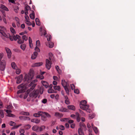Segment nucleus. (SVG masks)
I'll return each mask as SVG.
<instances>
[{
  "label": "nucleus",
  "mask_w": 135,
  "mask_h": 135,
  "mask_svg": "<svg viewBox=\"0 0 135 135\" xmlns=\"http://www.w3.org/2000/svg\"><path fill=\"white\" fill-rule=\"evenodd\" d=\"M86 102L85 100L81 101L80 104V108L86 111L87 112L90 113L91 110L89 108V106L86 104Z\"/></svg>",
  "instance_id": "nucleus-1"
},
{
  "label": "nucleus",
  "mask_w": 135,
  "mask_h": 135,
  "mask_svg": "<svg viewBox=\"0 0 135 135\" xmlns=\"http://www.w3.org/2000/svg\"><path fill=\"white\" fill-rule=\"evenodd\" d=\"M34 74L33 71L32 70H30L28 75H26L24 77L25 80L27 81L28 83L30 82L31 80L33 78Z\"/></svg>",
  "instance_id": "nucleus-2"
},
{
  "label": "nucleus",
  "mask_w": 135,
  "mask_h": 135,
  "mask_svg": "<svg viewBox=\"0 0 135 135\" xmlns=\"http://www.w3.org/2000/svg\"><path fill=\"white\" fill-rule=\"evenodd\" d=\"M17 88L20 89L17 91V94L24 92L26 90V86L23 84L18 85L17 86Z\"/></svg>",
  "instance_id": "nucleus-3"
},
{
  "label": "nucleus",
  "mask_w": 135,
  "mask_h": 135,
  "mask_svg": "<svg viewBox=\"0 0 135 135\" xmlns=\"http://www.w3.org/2000/svg\"><path fill=\"white\" fill-rule=\"evenodd\" d=\"M3 35L7 38L9 37L10 40L12 41L14 40H17V38H18V37H20V36L18 35H16V36L14 35H11L9 33H7V34L5 33V35Z\"/></svg>",
  "instance_id": "nucleus-4"
},
{
  "label": "nucleus",
  "mask_w": 135,
  "mask_h": 135,
  "mask_svg": "<svg viewBox=\"0 0 135 135\" xmlns=\"http://www.w3.org/2000/svg\"><path fill=\"white\" fill-rule=\"evenodd\" d=\"M41 116V119L44 121L47 120V117L50 118L51 117V115L48 113L46 112H42Z\"/></svg>",
  "instance_id": "nucleus-5"
},
{
  "label": "nucleus",
  "mask_w": 135,
  "mask_h": 135,
  "mask_svg": "<svg viewBox=\"0 0 135 135\" xmlns=\"http://www.w3.org/2000/svg\"><path fill=\"white\" fill-rule=\"evenodd\" d=\"M39 92V91L38 90H34L32 92L29 94V96L31 98H35L37 97Z\"/></svg>",
  "instance_id": "nucleus-6"
},
{
  "label": "nucleus",
  "mask_w": 135,
  "mask_h": 135,
  "mask_svg": "<svg viewBox=\"0 0 135 135\" xmlns=\"http://www.w3.org/2000/svg\"><path fill=\"white\" fill-rule=\"evenodd\" d=\"M37 81L36 80L33 81L28 85V87H30L29 90L30 91H32L35 87L36 84L35 83Z\"/></svg>",
  "instance_id": "nucleus-7"
},
{
  "label": "nucleus",
  "mask_w": 135,
  "mask_h": 135,
  "mask_svg": "<svg viewBox=\"0 0 135 135\" xmlns=\"http://www.w3.org/2000/svg\"><path fill=\"white\" fill-rule=\"evenodd\" d=\"M52 61L49 60L48 59H46V67L48 70H49L51 68V65L52 64Z\"/></svg>",
  "instance_id": "nucleus-8"
},
{
  "label": "nucleus",
  "mask_w": 135,
  "mask_h": 135,
  "mask_svg": "<svg viewBox=\"0 0 135 135\" xmlns=\"http://www.w3.org/2000/svg\"><path fill=\"white\" fill-rule=\"evenodd\" d=\"M6 63L4 60H2L0 63V69L2 71H4L5 69Z\"/></svg>",
  "instance_id": "nucleus-9"
},
{
  "label": "nucleus",
  "mask_w": 135,
  "mask_h": 135,
  "mask_svg": "<svg viewBox=\"0 0 135 135\" xmlns=\"http://www.w3.org/2000/svg\"><path fill=\"white\" fill-rule=\"evenodd\" d=\"M65 85H64V89L66 93L67 94H68L69 92V89L68 88V87L69 86V84L67 82H65Z\"/></svg>",
  "instance_id": "nucleus-10"
},
{
  "label": "nucleus",
  "mask_w": 135,
  "mask_h": 135,
  "mask_svg": "<svg viewBox=\"0 0 135 135\" xmlns=\"http://www.w3.org/2000/svg\"><path fill=\"white\" fill-rule=\"evenodd\" d=\"M23 78L22 75L21 74L18 77L16 83L17 84H20L22 81Z\"/></svg>",
  "instance_id": "nucleus-11"
},
{
  "label": "nucleus",
  "mask_w": 135,
  "mask_h": 135,
  "mask_svg": "<svg viewBox=\"0 0 135 135\" xmlns=\"http://www.w3.org/2000/svg\"><path fill=\"white\" fill-rule=\"evenodd\" d=\"M31 122L33 123H35L36 124H38L40 123V120L37 118L32 119L31 120Z\"/></svg>",
  "instance_id": "nucleus-12"
},
{
  "label": "nucleus",
  "mask_w": 135,
  "mask_h": 135,
  "mask_svg": "<svg viewBox=\"0 0 135 135\" xmlns=\"http://www.w3.org/2000/svg\"><path fill=\"white\" fill-rule=\"evenodd\" d=\"M55 116L59 118H61L63 116V114L59 112H56L55 114Z\"/></svg>",
  "instance_id": "nucleus-13"
},
{
  "label": "nucleus",
  "mask_w": 135,
  "mask_h": 135,
  "mask_svg": "<svg viewBox=\"0 0 135 135\" xmlns=\"http://www.w3.org/2000/svg\"><path fill=\"white\" fill-rule=\"evenodd\" d=\"M19 118L20 120H29L30 119V118L26 116H20L19 117Z\"/></svg>",
  "instance_id": "nucleus-14"
},
{
  "label": "nucleus",
  "mask_w": 135,
  "mask_h": 135,
  "mask_svg": "<svg viewBox=\"0 0 135 135\" xmlns=\"http://www.w3.org/2000/svg\"><path fill=\"white\" fill-rule=\"evenodd\" d=\"M59 111L60 112H68L69 110L67 109L62 107L59 109Z\"/></svg>",
  "instance_id": "nucleus-15"
},
{
  "label": "nucleus",
  "mask_w": 135,
  "mask_h": 135,
  "mask_svg": "<svg viewBox=\"0 0 135 135\" xmlns=\"http://www.w3.org/2000/svg\"><path fill=\"white\" fill-rule=\"evenodd\" d=\"M42 85L45 86L46 88H47L48 86V83L46 81L42 80L41 81Z\"/></svg>",
  "instance_id": "nucleus-16"
},
{
  "label": "nucleus",
  "mask_w": 135,
  "mask_h": 135,
  "mask_svg": "<svg viewBox=\"0 0 135 135\" xmlns=\"http://www.w3.org/2000/svg\"><path fill=\"white\" fill-rule=\"evenodd\" d=\"M42 113V112H38L37 113H35L33 114V116L35 117H38L41 115V114Z\"/></svg>",
  "instance_id": "nucleus-17"
},
{
  "label": "nucleus",
  "mask_w": 135,
  "mask_h": 135,
  "mask_svg": "<svg viewBox=\"0 0 135 135\" xmlns=\"http://www.w3.org/2000/svg\"><path fill=\"white\" fill-rule=\"evenodd\" d=\"M68 109L70 110H75V106L73 105H68L67 106Z\"/></svg>",
  "instance_id": "nucleus-18"
},
{
  "label": "nucleus",
  "mask_w": 135,
  "mask_h": 135,
  "mask_svg": "<svg viewBox=\"0 0 135 135\" xmlns=\"http://www.w3.org/2000/svg\"><path fill=\"white\" fill-rule=\"evenodd\" d=\"M76 115L77 117V121L78 122H79L80 120V114L78 113L77 112L76 113Z\"/></svg>",
  "instance_id": "nucleus-19"
},
{
  "label": "nucleus",
  "mask_w": 135,
  "mask_h": 135,
  "mask_svg": "<svg viewBox=\"0 0 135 135\" xmlns=\"http://www.w3.org/2000/svg\"><path fill=\"white\" fill-rule=\"evenodd\" d=\"M39 129V127L37 126H34L32 128V130L34 131H37Z\"/></svg>",
  "instance_id": "nucleus-20"
},
{
  "label": "nucleus",
  "mask_w": 135,
  "mask_h": 135,
  "mask_svg": "<svg viewBox=\"0 0 135 135\" xmlns=\"http://www.w3.org/2000/svg\"><path fill=\"white\" fill-rule=\"evenodd\" d=\"M46 45L48 46L50 48H52L54 45V44L52 42H49L48 44H47Z\"/></svg>",
  "instance_id": "nucleus-21"
},
{
  "label": "nucleus",
  "mask_w": 135,
  "mask_h": 135,
  "mask_svg": "<svg viewBox=\"0 0 135 135\" xmlns=\"http://www.w3.org/2000/svg\"><path fill=\"white\" fill-rule=\"evenodd\" d=\"M30 18L32 20H34L35 19V13L33 11H32V13L30 15Z\"/></svg>",
  "instance_id": "nucleus-22"
},
{
  "label": "nucleus",
  "mask_w": 135,
  "mask_h": 135,
  "mask_svg": "<svg viewBox=\"0 0 135 135\" xmlns=\"http://www.w3.org/2000/svg\"><path fill=\"white\" fill-rule=\"evenodd\" d=\"M17 39H18V43L21 44L24 42L23 40L21 39V37L20 36V37H18V38H17Z\"/></svg>",
  "instance_id": "nucleus-23"
},
{
  "label": "nucleus",
  "mask_w": 135,
  "mask_h": 135,
  "mask_svg": "<svg viewBox=\"0 0 135 135\" xmlns=\"http://www.w3.org/2000/svg\"><path fill=\"white\" fill-rule=\"evenodd\" d=\"M0 7L6 11H9L8 9L6 7L2 4L1 5Z\"/></svg>",
  "instance_id": "nucleus-24"
},
{
  "label": "nucleus",
  "mask_w": 135,
  "mask_h": 135,
  "mask_svg": "<svg viewBox=\"0 0 135 135\" xmlns=\"http://www.w3.org/2000/svg\"><path fill=\"white\" fill-rule=\"evenodd\" d=\"M80 128H82V129H83V128H86V126L85 124L83 122H81L80 123Z\"/></svg>",
  "instance_id": "nucleus-25"
},
{
  "label": "nucleus",
  "mask_w": 135,
  "mask_h": 135,
  "mask_svg": "<svg viewBox=\"0 0 135 135\" xmlns=\"http://www.w3.org/2000/svg\"><path fill=\"white\" fill-rule=\"evenodd\" d=\"M82 129L81 128L79 129L78 132L79 135H84V133Z\"/></svg>",
  "instance_id": "nucleus-26"
},
{
  "label": "nucleus",
  "mask_w": 135,
  "mask_h": 135,
  "mask_svg": "<svg viewBox=\"0 0 135 135\" xmlns=\"http://www.w3.org/2000/svg\"><path fill=\"white\" fill-rule=\"evenodd\" d=\"M10 30L11 32L12 33V35H15V34L16 33V32L14 29L12 27H11L10 28Z\"/></svg>",
  "instance_id": "nucleus-27"
},
{
  "label": "nucleus",
  "mask_w": 135,
  "mask_h": 135,
  "mask_svg": "<svg viewBox=\"0 0 135 135\" xmlns=\"http://www.w3.org/2000/svg\"><path fill=\"white\" fill-rule=\"evenodd\" d=\"M53 88L55 90H57L58 91H59L60 88L59 86L55 85L54 86Z\"/></svg>",
  "instance_id": "nucleus-28"
},
{
  "label": "nucleus",
  "mask_w": 135,
  "mask_h": 135,
  "mask_svg": "<svg viewBox=\"0 0 135 135\" xmlns=\"http://www.w3.org/2000/svg\"><path fill=\"white\" fill-rule=\"evenodd\" d=\"M20 114L22 115H29V113L27 112H22L20 113Z\"/></svg>",
  "instance_id": "nucleus-29"
},
{
  "label": "nucleus",
  "mask_w": 135,
  "mask_h": 135,
  "mask_svg": "<svg viewBox=\"0 0 135 135\" xmlns=\"http://www.w3.org/2000/svg\"><path fill=\"white\" fill-rule=\"evenodd\" d=\"M95 116V115L94 114H89V119H91L93 118Z\"/></svg>",
  "instance_id": "nucleus-30"
},
{
  "label": "nucleus",
  "mask_w": 135,
  "mask_h": 135,
  "mask_svg": "<svg viewBox=\"0 0 135 135\" xmlns=\"http://www.w3.org/2000/svg\"><path fill=\"white\" fill-rule=\"evenodd\" d=\"M45 127L44 126H42L40 127H39V131L40 132H41L43 130L45 129Z\"/></svg>",
  "instance_id": "nucleus-31"
},
{
  "label": "nucleus",
  "mask_w": 135,
  "mask_h": 135,
  "mask_svg": "<svg viewBox=\"0 0 135 135\" xmlns=\"http://www.w3.org/2000/svg\"><path fill=\"white\" fill-rule=\"evenodd\" d=\"M35 21L36 24L38 26H40V22L38 18H36L35 19Z\"/></svg>",
  "instance_id": "nucleus-32"
},
{
  "label": "nucleus",
  "mask_w": 135,
  "mask_h": 135,
  "mask_svg": "<svg viewBox=\"0 0 135 135\" xmlns=\"http://www.w3.org/2000/svg\"><path fill=\"white\" fill-rule=\"evenodd\" d=\"M6 116L8 117H15V116L14 114L11 113H8Z\"/></svg>",
  "instance_id": "nucleus-33"
},
{
  "label": "nucleus",
  "mask_w": 135,
  "mask_h": 135,
  "mask_svg": "<svg viewBox=\"0 0 135 135\" xmlns=\"http://www.w3.org/2000/svg\"><path fill=\"white\" fill-rule=\"evenodd\" d=\"M21 48L23 50H24L26 47V45L25 44H22L21 45Z\"/></svg>",
  "instance_id": "nucleus-34"
},
{
  "label": "nucleus",
  "mask_w": 135,
  "mask_h": 135,
  "mask_svg": "<svg viewBox=\"0 0 135 135\" xmlns=\"http://www.w3.org/2000/svg\"><path fill=\"white\" fill-rule=\"evenodd\" d=\"M3 110H0V115L2 118L4 117V113L3 112Z\"/></svg>",
  "instance_id": "nucleus-35"
},
{
  "label": "nucleus",
  "mask_w": 135,
  "mask_h": 135,
  "mask_svg": "<svg viewBox=\"0 0 135 135\" xmlns=\"http://www.w3.org/2000/svg\"><path fill=\"white\" fill-rule=\"evenodd\" d=\"M94 132L96 133L97 134L98 132V128L96 127H94L93 128Z\"/></svg>",
  "instance_id": "nucleus-36"
},
{
  "label": "nucleus",
  "mask_w": 135,
  "mask_h": 135,
  "mask_svg": "<svg viewBox=\"0 0 135 135\" xmlns=\"http://www.w3.org/2000/svg\"><path fill=\"white\" fill-rule=\"evenodd\" d=\"M11 66L13 69H16V66L14 62H13L11 64Z\"/></svg>",
  "instance_id": "nucleus-37"
},
{
  "label": "nucleus",
  "mask_w": 135,
  "mask_h": 135,
  "mask_svg": "<svg viewBox=\"0 0 135 135\" xmlns=\"http://www.w3.org/2000/svg\"><path fill=\"white\" fill-rule=\"evenodd\" d=\"M42 62L37 63L35 64L34 66H38L42 65Z\"/></svg>",
  "instance_id": "nucleus-38"
},
{
  "label": "nucleus",
  "mask_w": 135,
  "mask_h": 135,
  "mask_svg": "<svg viewBox=\"0 0 135 135\" xmlns=\"http://www.w3.org/2000/svg\"><path fill=\"white\" fill-rule=\"evenodd\" d=\"M7 56L8 58H10L11 57L12 53L11 51L7 53Z\"/></svg>",
  "instance_id": "nucleus-39"
},
{
  "label": "nucleus",
  "mask_w": 135,
  "mask_h": 135,
  "mask_svg": "<svg viewBox=\"0 0 135 135\" xmlns=\"http://www.w3.org/2000/svg\"><path fill=\"white\" fill-rule=\"evenodd\" d=\"M37 78L40 79H42L44 78V77L42 75V74H41L40 75H38L37 76Z\"/></svg>",
  "instance_id": "nucleus-40"
},
{
  "label": "nucleus",
  "mask_w": 135,
  "mask_h": 135,
  "mask_svg": "<svg viewBox=\"0 0 135 135\" xmlns=\"http://www.w3.org/2000/svg\"><path fill=\"white\" fill-rule=\"evenodd\" d=\"M48 91L49 93H52L54 92V90L52 89H49Z\"/></svg>",
  "instance_id": "nucleus-41"
},
{
  "label": "nucleus",
  "mask_w": 135,
  "mask_h": 135,
  "mask_svg": "<svg viewBox=\"0 0 135 135\" xmlns=\"http://www.w3.org/2000/svg\"><path fill=\"white\" fill-rule=\"evenodd\" d=\"M62 82H61V84L62 86H63V87L64 88V86L65 85V80L63 79L61 80Z\"/></svg>",
  "instance_id": "nucleus-42"
},
{
  "label": "nucleus",
  "mask_w": 135,
  "mask_h": 135,
  "mask_svg": "<svg viewBox=\"0 0 135 135\" xmlns=\"http://www.w3.org/2000/svg\"><path fill=\"white\" fill-rule=\"evenodd\" d=\"M9 124L11 126H14L16 124V123L14 122L11 121L9 122Z\"/></svg>",
  "instance_id": "nucleus-43"
},
{
  "label": "nucleus",
  "mask_w": 135,
  "mask_h": 135,
  "mask_svg": "<svg viewBox=\"0 0 135 135\" xmlns=\"http://www.w3.org/2000/svg\"><path fill=\"white\" fill-rule=\"evenodd\" d=\"M25 10L28 11L29 9H30V7L28 5H26L25 6Z\"/></svg>",
  "instance_id": "nucleus-44"
},
{
  "label": "nucleus",
  "mask_w": 135,
  "mask_h": 135,
  "mask_svg": "<svg viewBox=\"0 0 135 135\" xmlns=\"http://www.w3.org/2000/svg\"><path fill=\"white\" fill-rule=\"evenodd\" d=\"M74 92L75 93L78 94L79 93V91L78 89H75L74 90Z\"/></svg>",
  "instance_id": "nucleus-45"
},
{
  "label": "nucleus",
  "mask_w": 135,
  "mask_h": 135,
  "mask_svg": "<svg viewBox=\"0 0 135 135\" xmlns=\"http://www.w3.org/2000/svg\"><path fill=\"white\" fill-rule=\"evenodd\" d=\"M22 39L23 41L24 40L26 41L27 40L28 38L26 36V35H23L22 36Z\"/></svg>",
  "instance_id": "nucleus-46"
},
{
  "label": "nucleus",
  "mask_w": 135,
  "mask_h": 135,
  "mask_svg": "<svg viewBox=\"0 0 135 135\" xmlns=\"http://www.w3.org/2000/svg\"><path fill=\"white\" fill-rule=\"evenodd\" d=\"M21 124H20L17 125L15 126V125L13 126V127L12 128L13 129H16L18 128L20 126H21Z\"/></svg>",
  "instance_id": "nucleus-47"
},
{
  "label": "nucleus",
  "mask_w": 135,
  "mask_h": 135,
  "mask_svg": "<svg viewBox=\"0 0 135 135\" xmlns=\"http://www.w3.org/2000/svg\"><path fill=\"white\" fill-rule=\"evenodd\" d=\"M65 103L67 104H69L70 103L69 99L68 100H65Z\"/></svg>",
  "instance_id": "nucleus-48"
},
{
  "label": "nucleus",
  "mask_w": 135,
  "mask_h": 135,
  "mask_svg": "<svg viewBox=\"0 0 135 135\" xmlns=\"http://www.w3.org/2000/svg\"><path fill=\"white\" fill-rule=\"evenodd\" d=\"M21 73V70L19 69H17L16 70V73L17 74H19Z\"/></svg>",
  "instance_id": "nucleus-49"
},
{
  "label": "nucleus",
  "mask_w": 135,
  "mask_h": 135,
  "mask_svg": "<svg viewBox=\"0 0 135 135\" xmlns=\"http://www.w3.org/2000/svg\"><path fill=\"white\" fill-rule=\"evenodd\" d=\"M49 55H50V56L49 57V60L51 61V59L52 58V54L51 53H50L49 54Z\"/></svg>",
  "instance_id": "nucleus-50"
},
{
  "label": "nucleus",
  "mask_w": 135,
  "mask_h": 135,
  "mask_svg": "<svg viewBox=\"0 0 135 135\" xmlns=\"http://www.w3.org/2000/svg\"><path fill=\"white\" fill-rule=\"evenodd\" d=\"M12 106L11 104H10L9 105H7L6 108L8 109H12Z\"/></svg>",
  "instance_id": "nucleus-51"
},
{
  "label": "nucleus",
  "mask_w": 135,
  "mask_h": 135,
  "mask_svg": "<svg viewBox=\"0 0 135 135\" xmlns=\"http://www.w3.org/2000/svg\"><path fill=\"white\" fill-rule=\"evenodd\" d=\"M60 129L61 130H64L65 128L62 125H61L60 126Z\"/></svg>",
  "instance_id": "nucleus-52"
},
{
  "label": "nucleus",
  "mask_w": 135,
  "mask_h": 135,
  "mask_svg": "<svg viewBox=\"0 0 135 135\" xmlns=\"http://www.w3.org/2000/svg\"><path fill=\"white\" fill-rule=\"evenodd\" d=\"M36 46L38 47L40 45V41L39 40H37L36 42Z\"/></svg>",
  "instance_id": "nucleus-53"
},
{
  "label": "nucleus",
  "mask_w": 135,
  "mask_h": 135,
  "mask_svg": "<svg viewBox=\"0 0 135 135\" xmlns=\"http://www.w3.org/2000/svg\"><path fill=\"white\" fill-rule=\"evenodd\" d=\"M35 50L36 51L38 52H39L40 51V49L37 46H36L35 48Z\"/></svg>",
  "instance_id": "nucleus-54"
},
{
  "label": "nucleus",
  "mask_w": 135,
  "mask_h": 135,
  "mask_svg": "<svg viewBox=\"0 0 135 135\" xmlns=\"http://www.w3.org/2000/svg\"><path fill=\"white\" fill-rule=\"evenodd\" d=\"M5 49L6 50L7 53H8V52L11 51L7 47H5Z\"/></svg>",
  "instance_id": "nucleus-55"
},
{
  "label": "nucleus",
  "mask_w": 135,
  "mask_h": 135,
  "mask_svg": "<svg viewBox=\"0 0 135 135\" xmlns=\"http://www.w3.org/2000/svg\"><path fill=\"white\" fill-rule=\"evenodd\" d=\"M20 132L21 133V134H23L25 132V130L23 129H20Z\"/></svg>",
  "instance_id": "nucleus-56"
},
{
  "label": "nucleus",
  "mask_w": 135,
  "mask_h": 135,
  "mask_svg": "<svg viewBox=\"0 0 135 135\" xmlns=\"http://www.w3.org/2000/svg\"><path fill=\"white\" fill-rule=\"evenodd\" d=\"M71 87L72 90H73L75 89V86L73 84H72L71 85Z\"/></svg>",
  "instance_id": "nucleus-57"
},
{
  "label": "nucleus",
  "mask_w": 135,
  "mask_h": 135,
  "mask_svg": "<svg viewBox=\"0 0 135 135\" xmlns=\"http://www.w3.org/2000/svg\"><path fill=\"white\" fill-rule=\"evenodd\" d=\"M26 23L28 26H30L31 25V22L28 21H26Z\"/></svg>",
  "instance_id": "nucleus-58"
},
{
  "label": "nucleus",
  "mask_w": 135,
  "mask_h": 135,
  "mask_svg": "<svg viewBox=\"0 0 135 135\" xmlns=\"http://www.w3.org/2000/svg\"><path fill=\"white\" fill-rule=\"evenodd\" d=\"M68 119L67 118H62L60 119V121L61 122H64L68 120Z\"/></svg>",
  "instance_id": "nucleus-59"
},
{
  "label": "nucleus",
  "mask_w": 135,
  "mask_h": 135,
  "mask_svg": "<svg viewBox=\"0 0 135 135\" xmlns=\"http://www.w3.org/2000/svg\"><path fill=\"white\" fill-rule=\"evenodd\" d=\"M3 56V53H1L0 54V61L2 58Z\"/></svg>",
  "instance_id": "nucleus-60"
},
{
  "label": "nucleus",
  "mask_w": 135,
  "mask_h": 135,
  "mask_svg": "<svg viewBox=\"0 0 135 135\" xmlns=\"http://www.w3.org/2000/svg\"><path fill=\"white\" fill-rule=\"evenodd\" d=\"M4 110L5 111L8 113V114L9 113H11L12 112L11 110L7 109H4Z\"/></svg>",
  "instance_id": "nucleus-61"
},
{
  "label": "nucleus",
  "mask_w": 135,
  "mask_h": 135,
  "mask_svg": "<svg viewBox=\"0 0 135 135\" xmlns=\"http://www.w3.org/2000/svg\"><path fill=\"white\" fill-rule=\"evenodd\" d=\"M51 35L48 36H47V40L48 41H49L50 40V39L51 38Z\"/></svg>",
  "instance_id": "nucleus-62"
},
{
  "label": "nucleus",
  "mask_w": 135,
  "mask_h": 135,
  "mask_svg": "<svg viewBox=\"0 0 135 135\" xmlns=\"http://www.w3.org/2000/svg\"><path fill=\"white\" fill-rule=\"evenodd\" d=\"M47 102V100L46 99H44L42 100V102L44 103H45Z\"/></svg>",
  "instance_id": "nucleus-63"
},
{
  "label": "nucleus",
  "mask_w": 135,
  "mask_h": 135,
  "mask_svg": "<svg viewBox=\"0 0 135 135\" xmlns=\"http://www.w3.org/2000/svg\"><path fill=\"white\" fill-rule=\"evenodd\" d=\"M43 89L42 88H40V94H42L43 93Z\"/></svg>",
  "instance_id": "nucleus-64"
}]
</instances>
